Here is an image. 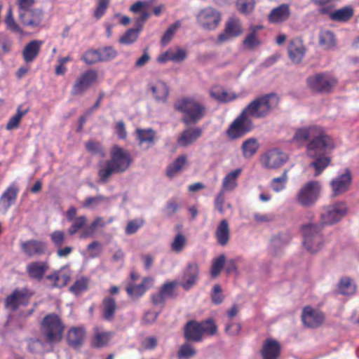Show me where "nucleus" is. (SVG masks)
Here are the masks:
<instances>
[{"label": "nucleus", "instance_id": "46", "mask_svg": "<svg viewBox=\"0 0 359 359\" xmlns=\"http://www.w3.org/2000/svg\"><path fill=\"white\" fill-rule=\"evenodd\" d=\"M201 325V330L203 336L204 334L208 336H214L217 333V325L215 320L212 318H209L206 320L198 321Z\"/></svg>", "mask_w": 359, "mask_h": 359}, {"label": "nucleus", "instance_id": "40", "mask_svg": "<svg viewBox=\"0 0 359 359\" xmlns=\"http://www.w3.org/2000/svg\"><path fill=\"white\" fill-rule=\"evenodd\" d=\"M117 305L111 297H107L102 301V317L107 321H111L115 316Z\"/></svg>", "mask_w": 359, "mask_h": 359}, {"label": "nucleus", "instance_id": "10", "mask_svg": "<svg viewBox=\"0 0 359 359\" xmlns=\"http://www.w3.org/2000/svg\"><path fill=\"white\" fill-rule=\"evenodd\" d=\"M253 128L252 120L247 118L241 112L228 128L226 135L233 140L240 138L250 132Z\"/></svg>", "mask_w": 359, "mask_h": 359}, {"label": "nucleus", "instance_id": "62", "mask_svg": "<svg viewBox=\"0 0 359 359\" xmlns=\"http://www.w3.org/2000/svg\"><path fill=\"white\" fill-rule=\"evenodd\" d=\"M225 196L224 191H219L215 196L214 201L215 208L221 214L224 212Z\"/></svg>", "mask_w": 359, "mask_h": 359}, {"label": "nucleus", "instance_id": "41", "mask_svg": "<svg viewBox=\"0 0 359 359\" xmlns=\"http://www.w3.org/2000/svg\"><path fill=\"white\" fill-rule=\"evenodd\" d=\"M259 144L257 138L250 137L243 141L241 145L243 156L245 158H250L258 151Z\"/></svg>", "mask_w": 359, "mask_h": 359}, {"label": "nucleus", "instance_id": "54", "mask_svg": "<svg viewBox=\"0 0 359 359\" xmlns=\"http://www.w3.org/2000/svg\"><path fill=\"white\" fill-rule=\"evenodd\" d=\"M181 26L180 21H177L171 25L165 31L161 39V42L163 45L168 44L172 39L174 34L176 32L177 29Z\"/></svg>", "mask_w": 359, "mask_h": 359}, {"label": "nucleus", "instance_id": "43", "mask_svg": "<svg viewBox=\"0 0 359 359\" xmlns=\"http://www.w3.org/2000/svg\"><path fill=\"white\" fill-rule=\"evenodd\" d=\"M262 28V26H252L250 27L252 32L246 35L243 40V46L247 49H253L261 43V41L256 32L258 29Z\"/></svg>", "mask_w": 359, "mask_h": 359}, {"label": "nucleus", "instance_id": "35", "mask_svg": "<svg viewBox=\"0 0 359 359\" xmlns=\"http://www.w3.org/2000/svg\"><path fill=\"white\" fill-rule=\"evenodd\" d=\"M216 241L217 243L222 246H225L230 238L229 224L226 219H222L218 224L215 233Z\"/></svg>", "mask_w": 359, "mask_h": 359}, {"label": "nucleus", "instance_id": "20", "mask_svg": "<svg viewBox=\"0 0 359 359\" xmlns=\"http://www.w3.org/2000/svg\"><path fill=\"white\" fill-rule=\"evenodd\" d=\"M20 23L26 27L35 29L40 27L43 18V13L39 8H34L18 15Z\"/></svg>", "mask_w": 359, "mask_h": 359}, {"label": "nucleus", "instance_id": "53", "mask_svg": "<svg viewBox=\"0 0 359 359\" xmlns=\"http://www.w3.org/2000/svg\"><path fill=\"white\" fill-rule=\"evenodd\" d=\"M196 353V351L191 344L189 343H184L180 346L179 349L178 356L180 358L188 359L195 355Z\"/></svg>", "mask_w": 359, "mask_h": 359}, {"label": "nucleus", "instance_id": "29", "mask_svg": "<svg viewBox=\"0 0 359 359\" xmlns=\"http://www.w3.org/2000/svg\"><path fill=\"white\" fill-rule=\"evenodd\" d=\"M155 1L156 0L137 1L130 6V11L133 13H140L138 17V23L146 22L150 15L149 10Z\"/></svg>", "mask_w": 359, "mask_h": 359}, {"label": "nucleus", "instance_id": "12", "mask_svg": "<svg viewBox=\"0 0 359 359\" xmlns=\"http://www.w3.org/2000/svg\"><path fill=\"white\" fill-rule=\"evenodd\" d=\"M287 155L277 149L266 151L260 156V164L266 169H277L287 161Z\"/></svg>", "mask_w": 359, "mask_h": 359}, {"label": "nucleus", "instance_id": "7", "mask_svg": "<svg viewBox=\"0 0 359 359\" xmlns=\"http://www.w3.org/2000/svg\"><path fill=\"white\" fill-rule=\"evenodd\" d=\"M322 185L317 180H311L304 184L296 195L297 203L302 207H311L318 200Z\"/></svg>", "mask_w": 359, "mask_h": 359}, {"label": "nucleus", "instance_id": "47", "mask_svg": "<svg viewBox=\"0 0 359 359\" xmlns=\"http://www.w3.org/2000/svg\"><path fill=\"white\" fill-rule=\"evenodd\" d=\"M287 180V171L285 170L280 177H274L271 180L270 187L275 192L279 193L286 188Z\"/></svg>", "mask_w": 359, "mask_h": 359}, {"label": "nucleus", "instance_id": "52", "mask_svg": "<svg viewBox=\"0 0 359 359\" xmlns=\"http://www.w3.org/2000/svg\"><path fill=\"white\" fill-rule=\"evenodd\" d=\"M225 264L227 266V269H237L240 267L249 266L248 261L242 257H236L227 260L225 259Z\"/></svg>", "mask_w": 359, "mask_h": 359}, {"label": "nucleus", "instance_id": "63", "mask_svg": "<svg viewBox=\"0 0 359 359\" xmlns=\"http://www.w3.org/2000/svg\"><path fill=\"white\" fill-rule=\"evenodd\" d=\"M104 200L105 197L102 195H98L93 197H88L83 203L82 205L84 208H95Z\"/></svg>", "mask_w": 359, "mask_h": 359}, {"label": "nucleus", "instance_id": "58", "mask_svg": "<svg viewBox=\"0 0 359 359\" xmlns=\"http://www.w3.org/2000/svg\"><path fill=\"white\" fill-rule=\"evenodd\" d=\"M83 60L87 64H94L100 62V55L98 50H89L85 53L83 57Z\"/></svg>", "mask_w": 359, "mask_h": 359}, {"label": "nucleus", "instance_id": "60", "mask_svg": "<svg viewBox=\"0 0 359 359\" xmlns=\"http://www.w3.org/2000/svg\"><path fill=\"white\" fill-rule=\"evenodd\" d=\"M186 244V238L184 235L178 233L171 243V249L175 252H181Z\"/></svg>", "mask_w": 359, "mask_h": 359}, {"label": "nucleus", "instance_id": "45", "mask_svg": "<svg viewBox=\"0 0 359 359\" xmlns=\"http://www.w3.org/2000/svg\"><path fill=\"white\" fill-rule=\"evenodd\" d=\"M339 293L344 295H351L355 293L356 286L348 277L342 278L338 285Z\"/></svg>", "mask_w": 359, "mask_h": 359}, {"label": "nucleus", "instance_id": "37", "mask_svg": "<svg viewBox=\"0 0 359 359\" xmlns=\"http://www.w3.org/2000/svg\"><path fill=\"white\" fill-rule=\"evenodd\" d=\"M145 22L138 23V17L135 19V28L128 29L119 39L121 44L129 45L133 43L138 38L139 34Z\"/></svg>", "mask_w": 359, "mask_h": 359}, {"label": "nucleus", "instance_id": "27", "mask_svg": "<svg viewBox=\"0 0 359 359\" xmlns=\"http://www.w3.org/2000/svg\"><path fill=\"white\" fill-rule=\"evenodd\" d=\"M20 247L25 254L29 257H32L35 255L44 253L46 245L41 241L32 239L22 242L20 243Z\"/></svg>", "mask_w": 359, "mask_h": 359}, {"label": "nucleus", "instance_id": "25", "mask_svg": "<svg viewBox=\"0 0 359 359\" xmlns=\"http://www.w3.org/2000/svg\"><path fill=\"white\" fill-rule=\"evenodd\" d=\"M280 343L276 339L267 338L263 342L260 354L262 359H278L280 357Z\"/></svg>", "mask_w": 359, "mask_h": 359}, {"label": "nucleus", "instance_id": "9", "mask_svg": "<svg viewBox=\"0 0 359 359\" xmlns=\"http://www.w3.org/2000/svg\"><path fill=\"white\" fill-rule=\"evenodd\" d=\"M222 20L220 12L212 7H207L201 10L196 15L197 24L204 30L216 29Z\"/></svg>", "mask_w": 359, "mask_h": 359}, {"label": "nucleus", "instance_id": "51", "mask_svg": "<svg viewBox=\"0 0 359 359\" xmlns=\"http://www.w3.org/2000/svg\"><path fill=\"white\" fill-rule=\"evenodd\" d=\"M88 287V279L84 277L76 280L70 287L69 290L76 295L87 290Z\"/></svg>", "mask_w": 359, "mask_h": 359}, {"label": "nucleus", "instance_id": "3", "mask_svg": "<svg viewBox=\"0 0 359 359\" xmlns=\"http://www.w3.org/2000/svg\"><path fill=\"white\" fill-rule=\"evenodd\" d=\"M279 104V97L275 93L257 97L241 111L248 118H266Z\"/></svg>", "mask_w": 359, "mask_h": 359}, {"label": "nucleus", "instance_id": "14", "mask_svg": "<svg viewBox=\"0 0 359 359\" xmlns=\"http://www.w3.org/2000/svg\"><path fill=\"white\" fill-rule=\"evenodd\" d=\"M32 294L33 292L26 287L15 289L11 294L6 297L5 306L12 311H15L20 305H27Z\"/></svg>", "mask_w": 359, "mask_h": 359}, {"label": "nucleus", "instance_id": "2", "mask_svg": "<svg viewBox=\"0 0 359 359\" xmlns=\"http://www.w3.org/2000/svg\"><path fill=\"white\" fill-rule=\"evenodd\" d=\"M174 107L182 114V119L186 125L197 123L207 113L205 105L194 97L181 98L175 102Z\"/></svg>", "mask_w": 359, "mask_h": 359}, {"label": "nucleus", "instance_id": "1", "mask_svg": "<svg viewBox=\"0 0 359 359\" xmlns=\"http://www.w3.org/2000/svg\"><path fill=\"white\" fill-rule=\"evenodd\" d=\"M309 140H311L307 144L306 151L310 157H316L334 148V143L332 137L319 126H311L299 128L296 130L293 136V140L299 144Z\"/></svg>", "mask_w": 359, "mask_h": 359}, {"label": "nucleus", "instance_id": "31", "mask_svg": "<svg viewBox=\"0 0 359 359\" xmlns=\"http://www.w3.org/2000/svg\"><path fill=\"white\" fill-rule=\"evenodd\" d=\"M202 130L200 128H190L184 130L177 139V144L180 147H187L193 144L201 137Z\"/></svg>", "mask_w": 359, "mask_h": 359}, {"label": "nucleus", "instance_id": "44", "mask_svg": "<svg viewBox=\"0 0 359 359\" xmlns=\"http://www.w3.org/2000/svg\"><path fill=\"white\" fill-rule=\"evenodd\" d=\"M53 286L62 287L65 286L70 279V276L64 271H55L53 273L47 276Z\"/></svg>", "mask_w": 359, "mask_h": 359}, {"label": "nucleus", "instance_id": "5", "mask_svg": "<svg viewBox=\"0 0 359 359\" xmlns=\"http://www.w3.org/2000/svg\"><path fill=\"white\" fill-rule=\"evenodd\" d=\"M322 228L318 224L316 223H308L304 224L302 227L303 245L311 253L320 251L325 245Z\"/></svg>", "mask_w": 359, "mask_h": 359}, {"label": "nucleus", "instance_id": "30", "mask_svg": "<svg viewBox=\"0 0 359 359\" xmlns=\"http://www.w3.org/2000/svg\"><path fill=\"white\" fill-rule=\"evenodd\" d=\"M86 338V330L82 327H72L67 332V340L69 346L76 348L81 346Z\"/></svg>", "mask_w": 359, "mask_h": 359}, {"label": "nucleus", "instance_id": "23", "mask_svg": "<svg viewBox=\"0 0 359 359\" xmlns=\"http://www.w3.org/2000/svg\"><path fill=\"white\" fill-rule=\"evenodd\" d=\"M289 58L294 63H299L305 56L306 47L299 38L292 39L287 46Z\"/></svg>", "mask_w": 359, "mask_h": 359}, {"label": "nucleus", "instance_id": "17", "mask_svg": "<svg viewBox=\"0 0 359 359\" xmlns=\"http://www.w3.org/2000/svg\"><path fill=\"white\" fill-rule=\"evenodd\" d=\"M302 320L304 325L309 328L320 327L325 321V314L319 309H316L311 306L303 308Z\"/></svg>", "mask_w": 359, "mask_h": 359}, {"label": "nucleus", "instance_id": "59", "mask_svg": "<svg viewBox=\"0 0 359 359\" xmlns=\"http://www.w3.org/2000/svg\"><path fill=\"white\" fill-rule=\"evenodd\" d=\"M255 6V0H237L238 10L242 13H249Z\"/></svg>", "mask_w": 359, "mask_h": 359}, {"label": "nucleus", "instance_id": "48", "mask_svg": "<svg viewBox=\"0 0 359 359\" xmlns=\"http://www.w3.org/2000/svg\"><path fill=\"white\" fill-rule=\"evenodd\" d=\"M114 172H118V170L111 163L107 161L105 163L100 165L98 171V175L102 182H105Z\"/></svg>", "mask_w": 359, "mask_h": 359}, {"label": "nucleus", "instance_id": "34", "mask_svg": "<svg viewBox=\"0 0 359 359\" xmlns=\"http://www.w3.org/2000/svg\"><path fill=\"white\" fill-rule=\"evenodd\" d=\"M210 96L220 102H228L238 97V95L232 91H228L223 87L215 86L210 90Z\"/></svg>", "mask_w": 359, "mask_h": 359}, {"label": "nucleus", "instance_id": "24", "mask_svg": "<svg viewBox=\"0 0 359 359\" xmlns=\"http://www.w3.org/2000/svg\"><path fill=\"white\" fill-rule=\"evenodd\" d=\"M187 56L186 50L180 46H175L159 55L157 61L160 63H165L168 61L180 63L186 59Z\"/></svg>", "mask_w": 359, "mask_h": 359}, {"label": "nucleus", "instance_id": "49", "mask_svg": "<svg viewBox=\"0 0 359 359\" xmlns=\"http://www.w3.org/2000/svg\"><path fill=\"white\" fill-rule=\"evenodd\" d=\"M353 15V9L350 7H343L330 13V18L334 20L344 21Z\"/></svg>", "mask_w": 359, "mask_h": 359}, {"label": "nucleus", "instance_id": "50", "mask_svg": "<svg viewBox=\"0 0 359 359\" xmlns=\"http://www.w3.org/2000/svg\"><path fill=\"white\" fill-rule=\"evenodd\" d=\"M187 161L185 156H180L171 163L167 168V175L170 177H173L184 165Z\"/></svg>", "mask_w": 359, "mask_h": 359}, {"label": "nucleus", "instance_id": "64", "mask_svg": "<svg viewBox=\"0 0 359 359\" xmlns=\"http://www.w3.org/2000/svg\"><path fill=\"white\" fill-rule=\"evenodd\" d=\"M50 237L52 242L57 248L61 247L65 241V234L62 231H54L50 233Z\"/></svg>", "mask_w": 359, "mask_h": 359}, {"label": "nucleus", "instance_id": "56", "mask_svg": "<svg viewBox=\"0 0 359 359\" xmlns=\"http://www.w3.org/2000/svg\"><path fill=\"white\" fill-rule=\"evenodd\" d=\"M101 61H109L114 59L116 55V50L111 46H106L99 49Z\"/></svg>", "mask_w": 359, "mask_h": 359}, {"label": "nucleus", "instance_id": "11", "mask_svg": "<svg viewBox=\"0 0 359 359\" xmlns=\"http://www.w3.org/2000/svg\"><path fill=\"white\" fill-rule=\"evenodd\" d=\"M336 83V79L327 73L316 74L307 79L308 86L318 92H330Z\"/></svg>", "mask_w": 359, "mask_h": 359}, {"label": "nucleus", "instance_id": "26", "mask_svg": "<svg viewBox=\"0 0 359 359\" xmlns=\"http://www.w3.org/2000/svg\"><path fill=\"white\" fill-rule=\"evenodd\" d=\"M201 325L198 321L189 320L184 329V336L187 341L198 342L202 341L203 334L201 330Z\"/></svg>", "mask_w": 359, "mask_h": 359}, {"label": "nucleus", "instance_id": "32", "mask_svg": "<svg viewBox=\"0 0 359 359\" xmlns=\"http://www.w3.org/2000/svg\"><path fill=\"white\" fill-rule=\"evenodd\" d=\"M113 335L114 334L111 331H104L98 327H95L91 339V345L98 348L106 346L113 337Z\"/></svg>", "mask_w": 359, "mask_h": 359}, {"label": "nucleus", "instance_id": "38", "mask_svg": "<svg viewBox=\"0 0 359 359\" xmlns=\"http://www.w3.org/2000/svg\"><path fill=\"white\" fill-rule=\"evenodd\" d=\"M319 43L325 50H334L337 46L334 34L328 29L321 30L319 33Z\"/></svg>", "mask_w": 359, "mask_h": 359}, {"label": "nucleus", "instance_id": "6", "mask_svg": "<svg viewBox=\"0 0 359 359\" xmlns=\"http://www.w3.org/2000/svg\"><path fill=\"white\" fill-rule=\"evenodd\" d=\"M348 213V207L346 203L337 201L323 206L320 212V225L332 226L339 223Z\"/></svg>", "mask_w": 359, "mask_h": 359}, {"label": "nucleus", "instance_id": "21", "mask_svg": "<svg viewBox=\"0 0 359 359\" xmlns=\"http://www.w3.org/2000/svg\"><path fill=\"white\" fill-rule=\"evenodd\" d=\"M154 285V279L151 277L144 278L142 283L138 285L129 283L126 287L128 295L134 300L142 297L147 290Z\"/></svg>", "mask_w": 359, "mask_h": 359}, {"label": "nucleus", "instance_id": "22", "mask_svg": "<svg viewBox=\"0 0 359 359\" xmlns=\"http://www.w3.org/2000/svg\"><path fill=\"white\" fill-rule=\"evenodd\" d=\"M148 92L151 93L156 102H166L169 95V88L167 84L161 80H154L149 83Z\"/></svg>", "mask_w": 359, "mask_h": 359}, {"label": "nucleus", "instance_id": "55", "mask_svg": "<svg viewBox=\"0 0 359 359\" xmlns=\"http://www.w3.org/2000/svg\"><path fill=\"white\" fill-rule=\"evenodd\" d=\"M144 219L140 218L130 220L126 226L125 233L127 235L135 233L144 224Z\"/></svg>", "mask_w": 359, "mask_h": 359}, {"label": "nucleus", "instance_id": "57", "mask_svg": "<svg viewBox=\"0 0 359 359\" xmlns=\"http://www.w3.org/2000/svg\"><path fill=\"white\" fill-rule=\"evenodd\" d=\"M224 296L222 294V290L219 284H215L212 287L211 292V299L213 304L218 305L222 303Z\"/></svg>", "mask_w": 359, "mask_h": 359}, {"label": "nucleus", "instance_id": "8", "mask_svg": "<svg viewBox=\"0 0 359 359\" xmlns=\"http://www.w3.org/2000/svg\"><path fill=\"white\" fill-rule=\"evenodd\" d=\"M179 281H165L158 292L151 294V303L156 306H160L161 311L165 305L166 299H176L179 296Z\"/></svg>", "mask_w": 359, "mask_h": 359}, {"label": "nucleus", "instance_id": "18", "mask_svg": "<svg viewBox=\"0 0 359 359\" xmlns=\"http://www.w3.org/2000/svg\"><path fill=\"white\" fill-rule=\"evenodd\" d=\"M351 182V172L348 169H346L330 181L332 195L337 196L346 192L350 189Z\"/></svg>", "mask_w": 359, "mask_h": 359}, {"label": "nucleus", "instance_id": "39", "mask_svg": "<svg viewBox=\"0 0 359 359\" xmlns=\"http://www.w3.org/2000/svg\"><path fill=\"white\" fill-rule=\"evenodd\" d=\"M135 134L140 144H146L147 148H149L154 144L156 132L152 129L137 128Z\"/></svg>", "mask_w": 359, "mask_h": 359}, {"label": "nucleus", "instance_id": "61", "mask_svg": "<svg viewBox=\"0 0 359 359\" xmlns=\"http://www.w3.org/2000/svg\"><path fill=\"white\" fill-rule=\"evenodd\" d=\"M87 219L86 216H80L73 220V224L69 227L68 232L70 235L76 233L86 223Z\"/></svg>", "mask_w": 359, "mask_h": 359}, {"label": "nucleus", "instance_id": "28", "mask_svg": "<svg viewBox=\"0 0 359 359\" xmlns=\"http://www.w3.org/2000/svg\"><path fill=\"white\" fill-rule=\"evenodd\" d=\"M291 11L289 4H283L271 10L269 15L271 23L279 24L286 21L290 15Z\"/></svg>", "mask_w": 359, "mask_h": 359}, {"label": "nucleus", "instance_id": "36", "mask_svg": "<svg viewBox=\"0 0 359 359\" xmlns=\"http://www.w3.org/2000/svg\"><path fill=\"white\" fill-rule=\"evenodd\" d=\"M241 172V168H236L227 173L222 180L221 191L225 192L234 190L238 186V178Z\"/></svg>", "mask_w": 359, "mask_h": 359}, {"label": "nucleus", "instance_id": "4", "mask_svg": "<svg viewBox=\"0 0 359 359\" xmlns=\"http://www.w3.org/2000/svg\"><path fill=\"white\" fill-rule=\"evenodd\" d=\"M65 325L61 317L55 313L44 316L40 324L41 332L48 343H56L62 340Z\"/></svg>", "mask_w": 359, "mask_h": 359}, {"label": "nucleus", "instance_id": "13", "mask_svg": "<svg viewBox=\"0 0 359 359\" xmlns=\"http://www.w3.org/2000/svg\"><path fill=\"white\" fill-rule=\"evenodd\" d=\"M97 72L95 69H88L80 74L76 79L72 88V94L74 95H81L86 92L97 80Z\"/></svg>", "mask_w": 359, "mask_h": 359}, {"label": "nucleus", "instance_id": "15", "mask_svg": "<svg viewBox=\"0 0 359 359\" xmlns=\"http://www.w3.org/2000/svg\"><path fill=\"white\" fill-rule=\"evenodd\" d=\"M109 161L118 170V172H122L129 167L131 163V156L128 151L114 145L111 148V158Z\"/></svg>", "mask_w": 359, "mask_h": 359}, {"label": "nucleus", "instance_id": "16", "mask_svg": "<svg viewBox=\"0 0 359 359\" xmlns=\"http://www.w3.org/2000/svg\"><path fill=\"white\" fill-rule=\"evenodd\" d=\"M242 33L243 27L241 20L236 17L229 18L225 24L224 32L218 36L217 42L224 43L240 36Z\"/></svg>", "mask_w": 359, "mask_h": 359}, {"label": "nucleus", "instance_id": "19", "mask_svg": "<svg viewBox=\"0 0 359 359\" xmlns=\"http://www.w3.org/2000/svg\"><path fill=\"white\" fill-rule=\"evenodd\" d=\"M19 193L16 182H12L0 196V214L6 215L9 208L15 203Z\"/></svg>", "mask_w": 359, "mask_h": 359}, {"label": "nucleus", "instance_id": "42", "mask_svg": "<svg viewBox=\"0 0 359 359\" xmlns=\"http://www.w3.org/2000/svg\"><path fill=\"white\" fill-rule=\"evenodd\" d=\"M332 150H327L322 154H319L316 157H312L315 160L311 163L310 166L313 167L316 172L314 176H318L321 172L329 165L330 163V158L325 156V154L331 151Z\"/></svg>", "mask_w": 359, "mask_h": 359}, {"label": "nucleus", "instance_id": "33", "mask_svg": "<svg viewBox=\"0 0 359 359\" xmlns=\"http://www.w3.org/2000/svg\"><path fill=\"white\" fill-rule=\"evenodd\" d=\"M43 43V41L35 39L25 46L22 57L26 62H31L37 57Z\"/></svg>", "mask_w": 359, "mask_h": 359}]
</instances>
